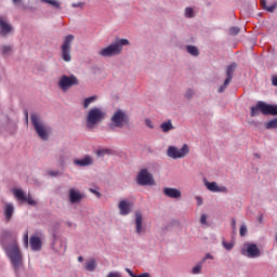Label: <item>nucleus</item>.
Wrapping results in <instances>:
<instances>
[{
	"label": "nucleus",
	"mask_w": 277,
	"mask_h": 277,
	"mask_svg": "<svg viewBox=\"0 0 277 277\" xmlns=\"http://www.w3.org/2000/svg\"><path fill=\"white\" fill-rule=\"evenodd\" d=\"M2 55H10L12 53V47L10 45H3L1 48Z\"/></svg>",
	"instance_id": "nucleus-31"
},
{
	"label": "nucleus",
	"mask_w": 277,
	"mask_h": 277,
	"mask_svg": "<svg viewBox=\"0 0 277 277\" xmlns=\"http://www.w3.org/2000/svg\"><path fill=\"white\" fill-rule=\"evenodd\" d=\"M230 84V79H225L224 83L219 88V93L222 94L226 88Z\"/></svg>",
	"instance_id": "nucleus-32"
},
{
	"label": "nucleus",
	"mask_w": 277,
	"mask_h": 277,
	"mask_svg": "<svg viewBox=\"0 0 277 277\" xmlns=\"http://www.w3.org/2000/svg\"><path fill=\"white\" fill-rule=\"evenodd\" d=\"M36 250H42V240L38 236L36 237Z\"/></svg>",
	"instance_id": "nucleus-35"
},
{
	"label": "nucleus",
	"mask_w": 277,
	"mask_h": 277,
	"mask_svg": "<svg viewBox=\"0 0 277 277\" xmlns=\"http://www.w3.org/2000/svg\"><path fill=\"white\" fill-rule=\"evenodd\" d=\"M187 51L190 55H194L195 57L199 54L198 48H196V45H188Z\"/></svg>",
	"instance_id": "nucleus-29"
},
{
	"label": "nucleus",
	"mask_w": 277,
	"mask_h": 277,
	"mask_svg": "<svg viewBox=\"0 0 277 277\" xmlns=\"http://www.w3.org/2000/svg\"><path fill=\"white\" fill-rule=\"evenodd\" d=\"M72 85H79V80L75 76H62L58 81V87L63 92H67Z\"/></svg>",
	"instance_id": "nucleus-6"
},
{
	"label": "nucleus",
	"mask_w": 277,
	"mask_h": 277,
	"mask_svg": "<svg viewBox=\"0 0 277 277\" xmlns=\"http://www.w3.org/2000/svg\"><path fill=\"white\" fill-rule=\"evenodd\" d=\"M110 122L116 129H124V127L129 126V122H131V119L129 117V114L122 109H117L113 114L110 118Z\"/></svg>",
	"instance_id": "nucleus-3"
},
{
	"label": "nucleus",
	"mask_w": 277,
	"mask_h": 277,
	"mask_svg": "<svg viewBox=\"0 0 277 277\" xmlns=\"http://www.w3.org/2000/svg\"><path fill=\"white\" fill-rule=\"evenodd\" d=\"M67 159H68V154H66V151H61L58 154V163H60V166H64V163Z\"/></svg>",
	"instance_id": "nucleus-26"
},
{
	"label": "nucleus",
	"mask_w": 277,
	"mask_h": 277,
	"mask_svg": "<svg viewBox=\"0 0 277 277\" xmlns=\"http://www.w3.org/2000/svg\"><path fill=\"white\" fill-rule=\"evenodd\" d=\"M84 3L83 2H77V3H72L71 6L74 8H83Z\"/></svg>",
	"instance_id": "nucleus-47"
},
{
	"label": "nucleus",
	"mask_w": 277,
	"mask_h": 277,
	"mask_svg": "<svg viewBox=\"0 0 277 277\" xmlns=\"http://www.w3.org/2000/svg\"><path fill=\"white\" fill-rule=\"evenodd\" d=\"M143 222H144V219L142 216V212L136 211L135 212V226H136L137 235H142V233H144V227H142Z\"/></svg>",
	"instance_id": "nucleus-17"
},
{
	"label": "nucleus",
	"mask_w": 277,
	"mask_h": 277,
	"mask_svg": "<svg viewBox=\"0 0 277 277\" xmlns=\"http://www.w3.org/2000/svg\"><path fill=\"white\" fill-rule=\"evenodd\" d=\"M24 246L29 248V234L27 232L24 234Z\"/></svg>",
	"instance_id": "nucleus-37"
},
{
	"label": "nucleus",
	"mask_w": 277,
	"mask_h": 277,
	"mask_svg": "<svg viewBox=\"0 0 277 277\" xmlns=\"http://www.w3.org/2000/svg\"><path fill=\"white\" fill-rule=\"evenodd\" d=\"M261 5L267 12H274V10H276V4H272V5L267 6V2L265 0H261Z\"/></svg>",
	"instance_id": "nucleus-27"
},
{
	"label": "nucleus",
	"mask_w": 277,
	"mask_h": 277,
	"mask_svg": "<svg viewBox=\"0 0 277 277\" xmlns=\"http://www.w3.org/2000/svg\"><path fill=\"white\" fill-rule=\"evenodd\" d=\"M185 16H186L187 18H194V9H192V8H186V10H185Z\"/></svg>",
	"instance_id": "nucleus-34"
},
{
	"label": "nucleus",
	"mask_w": 277,
	"mask_h": 277,
	"mask_svg": "<svg viewBox=\"0 0 277 277\" xmlns=\"http://www.w3.org/2000/svg\"><path fill=\"white\" fill-rule=\"evenodd\" d=\"M28 116H29V114H28V113H26V119L28 118Z\"/></svg>",
	"instance_id": "nucleus-59"
},
{
	"label": "nucleus",
	"mask_w": 277,
	"mask_h": 277,
	"mask_svg": "<svg viewBox=\"0 0 277 277\" xmlns=\"http://www.w3.org/2000/svg\"><path fill=\"white\" fill-rule=\"evenodd\" d=\"M78 262H79V263H83V256H81V255L78 256Z\"/></svg>",
	"instance_id": "nucleus-57"
},
{
	"label": "nucleus",
	"mask_w": 277,
	"mask_h": 277,
	"mask_svg": "<svg viewBox=\"0 0 277 277\" xmlns=\"http://www.w3.org/2000/svg\"><path fill=\"white\" fill-rule=\"evenodd\" d=\"M50 176H57L60 174V171H49Z\"/></svg>",
	"instance_id": "nucleus-52"
},
{
	"label": "nucleus",
	"mask_w": 277,
	"mask_h": 277,
	"mask_svg": "<svg viewBox=\"0 0 277 277\" xmlns=\"http://www.w3.org/2000/svg\"><path fill=\"white\" fill-rule=\"evenodd\" d=\"M200 224H202V226H207V214H202L200 217Z\"/></svg>",
	"instance_id": "nucleus-43"
},
{
	"label": "nucleus",
	"mask_w": 277,
	"mask_h": 277,
	"mask_svg": "<svg viewBox=\"0 0 277 277\" xmlns=\"http://www.w3.org/2000/svg\"><path fill=\"white\" fill-rule=\"evenodd\" d=\"M106 153H107V149H98L96 151V155H97V157H103L104 155H106Z\"/></svg>",
	"instance_id": "nucleus-44"
},
{
	"label": "nucleus",
	"mask_w": 277,
	"mask_h": 277,
	"mask_svg": "<svg viewBox=\"0 0 277 277\" xmlns=\"http://www.w3.org/2000/svg\"><path fill=\"white\" fill-rule=\"evenodd\" d=\"M246 246V252L249 259H256L261 254V250H259V247L255 243H248Z\"/></svg>",
	"instance_id": "nucleus-14"
},
{
	"label": "nucleus",
	"mask_w": 277,
	"mask_h": 277,
	"mask_svg": "<svg viewBox=\"0 0 277 277\" xmlns=\"http://www.w3.org/2000/svg\"><path fill=\"white\" fill-rule=\"evenodd\" d=\"M134 277H150V274H148V273H143V274L136 275V276H134Z\"/></svg>",
	"instance_id": "nucleus-54"
},
{
	"label": "nucleus",
	"mask_w": 277,
	"mask_h": 277,
	"mask_svg": "<svg viewBox=\"0 0 277 277\" xmlns=\"http://www.w3.org/2000/svg\"><path fill=\"white\" fill-rule=\"evenodd\" d=\"M14 214V206L12 203H8L4 208V215L6 222H10L12 220V215Z\"/></svg>",
	"instance_id": "nucleus-21"
},
{
	"label": "nucleus",
	"mask_w": 277,
	"mask_h": 277,
	"mask_svg": "<svg viewBox=\"0 0 277 277\" xmlns=\"http://www.w3.org/2000/svg\"><path fill=\"white\" fill-rule=\"evenodd\" d=\"M223 247L225 248V250H230L232 248H235V243L233 242H226V241H223Z\"/></svg>",
	"instance_id": "nucleus-38"
},
{
	"label": "nucleus",
	"mask_w": 277,
	"mask_h": 277,
	"mask_svg": "<svg viewBox=\"0 0 277 277\" xmlns=\"http://www.w3.org/2000/svg\"><path fill=\"white\" fill-rule=\"evenodd\" d=\"M89 192H91V194H94L97 198H101V193H98V190L90 188Z\"/></svg>",
	"instance_id": "nucleus-45"
},
{
	"label": "nucleus",
	"mask_w": 277,
	"mask_h": 277,
	"mask_svg": "<svg viewBox=\"0 0 277 277\" xmlns=\"http://www.w3.org/2000/svg\"><path fill=\"white\" fill-rule=\"evenodd\" d=\"M83 198H85V196H83V194L79 193V190H76L75 188H71L69 190V200H70L71 205L81 202V200H83Z\"/></svg>",
	"instance_id": "nucleus-16"
},
{
	"label": "nucleus",
	"mask_w": 277,
	"mask_h": 277,
	"mask_svg": "<svg viewBox=\"0 0 277 277\" xmlns=\"http://www.w3.org/2000/svg\"><path fill=\"white\" fill-rule=\"evenodd\" d=\"M194 94H195L194 90L188 89V90L186 91L185 96H186V98H192V96H194Z\"/></svg>",
	"instance_id": "nucleus-42"
},
{
	"label": "nucleus",
	"mask_w": 277,
	"mask_h": 277,
	"mask_svg": "<svg viewBox=\"0 0 277 277\" xmlns=\"http://www.w3.org/2000/svg\"><path fill=\"white\" fill-rule=\"evenodd\" d=\"M43 3H49V5H53V8H56L60 10L61 3L57 0H41Z\"/></svg>",
	"instance_id": "nucleus-28"
},
{
	"label": "nucleus",
	"mask_w": 277,
	"mask_h": 277,
	"mask_svg": "<svg viewBox=\"0 0 277 277\" xmlns=\"http://www.w3.org/2000/svg\"><path fill=\"white\" fill-rule=\"evenodd\" d=\"M72 40H75V36L68 35L65 37L64 43L61 47L64 62H70L72 60L70 56V44H72Z\"/></svg>",
	"instance_id": "nucleus-8"
},
{
	"label": "nucleus",
	"mask_w": 277,
	"mask_h": 277,
	"mask_svg": "<svg viewBox=\"0 0 277 277\" xmlns=\"http://www.w3.org/2000/svg\"><path fill=\"white\" fill-rule=\"evenodd\" d=\"M11 31L12 25L8 23V17L0 15V36H8Z\"/></svg>",
	"instance_id": "nucleus-11"
},
{
	"label": "nucleus",
	"mask_w": 277,
	"mask_h": 277,
	"mask_svg": "<svg viewBox=\"0 0 277 277\" xmlns=\"http://www.w3.org/2000/svg\"><path fill=\"white\" fill-rule=\"evenodd\" d=\"M5 251L8 256L11 259L13 267H15V269H18V266L23 263V255H21L18 245L13 243L9 247H5Z\"/></svg>",
	"instance_id": "nucleus-4"
},
{
	"label": "nucleus",
	"mask_w": 277,
	"mask_h": 277,
	"mask_svg": "<svg viewBox=\"0 0 277 277\" xmlns=\"http://www.w3.org/2000/svg\"><path fill=\"white\" fill-rule=\"evenodd\" d=\"M129 45L128 39H120L115 43H111L107 48L102 49L98 55L102 57H114V55H120L122 53V48Z\"/></svg>",
	"instance_id": "nucleus-1"
},
{
	"label": "nucleus",
	"mask_w": 277,
	"mask_h": 277,
	"mask_svg": "<svg viewBox=\"0 0 277 277\" xmlns=\"http://www.w3.org/2000/svg\"><path fill=\"white\" fill-rule=\"evenodd\" d=\"M213 260V255H211V253H208V254H206V256L203 258V260L202 261H207V260Z\"/></svg>",
	"instance_id": "nucleus-53"
},
{
	"label": "nucleus",
	"mask_w": 277,
	"mask_h": 277,
	"mask_svg": "<svg viewBox=\"0 0 277 277\" xmlns=\"http://www.w3.org/2000/svg\"><path fill=\"white\" fill-rule=\"evenodd\" d=\"M264 107H265V102H258L255 104V106H251V118H254L256 116H261V114H263V116H265V110H264Z\"/></svg>",
	"instance_id": "nucleus-13"
},
{
	"label": "nucleus",
	"mask_w": 277,
	"mask_h": 277,
	"mask_svg": "<svg viewBox=\"0 0 277 277\" xmlns=\"http://www.w3.org/2000/svg\"><path fill=\"white\" fill-rule=\"evenodd\" d=\"M31 124H32L34 129H36V115L31 116Z\"/></svg>",
	"instance_id": "nucleus-49"
},
{
	"label": "nucleus",
	"mask_w": 277,
	"mask_h": 277,
	"mask_svg": "<svg viewBox=\"0 0 277 277\" xmlns=\"http://www.w3.org/2000/svg\"><path fill=\"white\" fill-rule=\"evenodd\" d=\"M145 124L146 127H148V129H155V124H153V121L150 119H146Z\"/></svg>",
	"instance_id": "nucleus-41"
},
{
	"label": "nucleus",
	"mask_w": 277,
	"mask_h": 277,
	"mask_svg": "<svg viewBox=\"0 0 277 277\" xmlns=\"http://www.w3.org/2000/svg\"><path fill=\"white\" fill-rule=\"evenodd\" d=\"M84 269H87V272H94L96 269V260L91 259L89 260L84 265H83Z\"/></svg>",
	"instance_id": "nucleus-23"
},
{
	"label": "nucleus",
	"mask_w": 277,
	"mask_h": 277,
	"mask_svg": "<svg viewBox=\"0 0 277 277\" xmlns=\"http://www.w3.org/2000/svg\"><path fill=\"white\" fill-rule=\"evenodd\" d=\"M241 31V29H239V27L234 26L232 28H229V36H237V34H239Z\"/></svg>",
	"instance_id": "nucleus-33"
},
{
	"label": "nucleus",
	"mask_w": 277,
	"mask_h": 277,
	"mask_svg": "<svg viewBox=\"0 0 277 277\" xmlns=\"http://www.w3.org/2000/svg\"><path fill=\"white\" fill-rule=\"evenodd\" d=\"M119 211L121 215H129L131 213V202L121 200L119 202Z\"/></svg>",
	"instance_id": "nucleus-19"
},
{
	"label": "nucleus",
	"mask_w": 277,
	"mask_h": 277,
	"mask_svg": "<svg viewBox=\"0 0 277 277\" xmlns=\"http://www.w3.org/2000/svg\"><path fill=\"white\" fill-rule=\"evenodd\" d=\"M205 185L209 192H213L214 194L222 193L228 194V188L226 186H219L217 182H205Z\"/></svg>",
	"instance_id": "nucleus-10"
},
{
	"label": "nucleus",
	"mask_w": 277,
	"mask_h": 277,
	"mask_svg": "<svg viewBox=\"0 0 277 277\" xmlns=\"http://www.w3.org/2000/svg\"><path fill=\"white\" fill-rule=\"evenodd\" d=\"M236 68H237V64H235V63L227 67V71H226L227 78L226 79H229V81H233V75H234Z\"/></svg>",
	"instance_id": "nucleus-24"
},
{
	"label": "nucleus",
	"mask_w": 277,
	"mask_h": 277,
	"mask_svg": "<svg viewBox=\"0 0 277 277\" xmlns=\"http://www.w3.org/2000/svg\"><path fill=\"white\" fill-rule=\"evenodd\" d=\"M202 269V265H196L195 267H193V274H200Z\"/></svg>",
	"instance_id": "nucleus-40"
},
{
	"label": "nucleus",
	"mask_w": 277,
	"mask_h": 277,
	"mask_svg": "<svg viewBox=\"0 0 277 277\" xmlns=\"http://www.w3.org/2000/svg\"><path fill=\"white\" fill-rule=\"evenodd\" d=\"M137 183L138 185H155V179L148 169H142L137 175Z\"/></svg>",
	"instance_id": "nucleus-9"
},
{
	"label": "nucleus",
	"mask_w": 277,
	"mask_h": 277,
	"mask_svg": "<svg viewBox=\"0 0 277 277\" xmlns=\"http://www.w3.org/2000/svg\"><path fill=\"white\" fill-rule=\"evenodd\" d=\"M196 200H197L198 207H200L202 205V197L197 196Z\"/></svg>",
	"instance_id": "nucleus-51"
},
{
	"label": "nucleus",
	"mask_w": 277,
	"mask_h": 277,
	"mask_svg": "<svg viewBox=\"0 0 277 277\" xmlns=\"http://www.w3.org/2000/svg\"><path fill=\"white\" fill-rule=\"evenodd\" d=\"M239 233L240 237H246V235L248 234V227L246 225H241Z\"/></svg>",
	"instance_id": "nucleus-36"
},
{
	"label": "nucleus",
	"mask_w": 277,
	"mask_h": 277,
	"mask_svg": "<svg viewBox=\"0 0 277 277\" xmlns=\"http://www.w3.org/2000/svg\"><path fill=\"white\" fill-rule=\"evenodd\" d=\"M107 277H122L119 273H109Z\"/></svg>",
	"instance_id": "nucleus-48"
},
{
	"label": "nucleus",
	"mask_w": 277,
	"mask_h": 277,
	"mask_svg": "<svg viewBox=\"0 0 277 277\" xmlns=\"http://www.w3.org/2000/svg\"><path fill=\"white\" fill-rule=\"evenodd\" d=\"M127 272H128V274H129L131 277L137 276V275L133 274V272H132L131 269H129V268H127Z\"/></svg>",
	"instance_id": "nucleus-55"
},
{
	"label": "nucleus",
	"mask_w": 277,
	"mask_h": 277,
	"mask_svg": "<svg viewBox=\"0 0 277 277\" xmlns=\"http://www.w3.org/2000/svg\"><path fill=\"white\" fill-rule=\"evenodd\" d=\"M98 97L96 95H93L91 97H87L83 102V108L88 109V107H90V105H92V103H94V101H96Z\"/></svg>",
	"instance_id": "nucleus-25"
},
{
	"label": "nucleus",
	"mask_w": 277,
	"mask_h": 277,
	"mask_svg": "<svg viewBox=\"0 0 277 277\" xmlns=\"http://www.w3.org/2000/svg\"><path fill=\"white\" fill-rule=\"evenodd\" d=\"M232 228L233 230H237V220L232 219Z\"/></svg>",
	"instance_id": "nucleus-46"
},
{
	"label": "nucleus",
	"mask_w": 277,
	"mask_h": 277,
	"mask_svg": "<svg viewBox=\"0 0 277 277\" xmlns=\"http://www.w3.org/2000/svg\"><path fill=\"white\" fill-rule=\"evenodd\" d=\"M189 155V145L184 144L182 148L176 146H169L167 150V156L171 159H183V157H187Z\"/></svg>",
	"instance_id": "nucleus-5"
},
{
	"label": "nucleus",
	"mask_w": 277,
	"mask_h": 277,
	"mask_svg": "<svg viewBox=\"0 0 277 277\" xmlns=\"http://www.w3.org/2000/svg\"><path fill=\"white\" fill-rule=\"evenodd\" d=\"M160 129L162 131V133H169V131L174 130V126L172 124V121H164L160 124Z\"/></svg>",
	"instance_id": "nucleus-22"
},
{
	"label": "nucleus",
	"mask_w": 277,
	"mask_h": 277,
	"mask_svg": "<svg viewBox=\"0 0 277 277\" xmlns=\"http://www.w3.org/2000/svg\"><path fill=\"white\" fill-rule=\"evenodd\" d=\"M36 133L40 137V140L47 142V140H49V137L51 136V127L36 119Z\"/></svg>",
	"instance_id": "nucleus-7"
},
{
	"label": "nucleus",
	"mask_w": 277,
	"mask_h": 277,
	"mask_svg": "<svg viewBox=\"0 0 277 277\" xmlns=\"http://www.w3.org/2000/svg\"><path fill=\"white\" fill-rule=\"evenodd\" d=\"M162 192L164 196H167V198L179 199L182 196L181 190H179L177 188L164 187Z\"/></svg>",
	"instance_id": "nucleus-15"
},
{
	"label": "nucleus",
	"mask_w": 277,
	"mask_h": 277,
	"mask_svg": "<svg viewBox=\"0 0 277 277\" xmlns=\"http://www.w3.org/2000/svg\"><path fill=\"white\" fill-rule=\"evenodd\" d=\"M30 248L31 250H36V236L30 237Z\"/></svg>",
	"instance_id": "nucleus-39"
},
{
	"label": "nucleus",
	"mask_w": 277,
	"mask_h": 277,
	"mask_svg": "<svg viewBox=\"0 0 277 277\" xmlns=\"http://www.w3.org/2000/svg\"><path fill=\"white\" fill-rule=\"evenodd\" d=\"M259 222L260 223L263 222V216H260Z\"/></svg>",
	"instance_id": "nucleus-58"
},
{
	"label": "nucleus",
	"mask_w": 277,
	"mask_h": 277,
	"mask_svg": "<svg viewBox=\"0 0 277 277\" xmlns=\"http://www.w3.org/2000/svg\"><path fill=\"white\" fill-rule=\"evenodd\" d=\"M75 166H79L80 168H85L88 166H92L94 163V159H92L90 156H85L82 159H76L74 160Z\"/></svg>",
	"instance_id": "nucleus-18"
},
{
	"label": "nucleus",
	"mask_w": 277,
	"mask_h": 277,
	"mask_svg": "<svg viewBox=\"0 0 277 277\" xmlns=\"http://www.w3.org/2000/svg\"><path fill=\"white\" fill-rule=\"evenodd\" d=\"M272 83L277 88V76L272 77Z\"/></svg>",
	"instance_id": "nucleus-50"
},
{
	"label": "nucleus",
	"mask_w": 277,
	"mask_h": 277,
	"mask_svg": "<svg viewBox=\"0 0 277 277\" xmlns=\"http://www.w3.org/2000/svg\"><path fill=\"white\" fill-rule=\"evenodd\" d=\"M264 116H277V105L267 104L264 102Z\"/></svg>",
	"instance_id": "nucleus-20"
},
{
	"label": "nucleus",
	"mask_w": 277,
	"mask_h": 277,
	"mask_svg": "<svg viewBox=\"0 0 277 277\" xmlns=\"http://www.w3.org/2000/svg\"><path fill=\"white\" fill-rule=\"evenodd\" d=\"M266 129H277V118L265 123Z\"/></svg>",
	"instance_id": "nucleus-30"
},
{
	"label": "nucleus",
	"mask_w": 277,
	"mask_h": 277,
	"mask_svg": "<svg viewBox=\"0 0 277 277\" xmlns=\"http://www.w3.org/2000/svg\"><path fill=\"white\" fill-rule=\"evenodd\" d=\"M12 2L14 3V5H21V0H12Z\"/></svg>",
	"instance_id": "nucleus-56"
},
{
	"label": "nucleus",
	"mask_w": 277,
	"mask_h": 277,
	"mask_svg": "<svg viewBox=\"0 0 277 277\" xmlns=\"http://www.w3.org/2000/svg\"><path fill=\"white\" fill-rule=\"evenodd\" d=\"M106 116H107V113H105V110H103L102 108H98V107L91 108L87 115V127L89 129H94L96 124H101V122L105 120Z\"/></svg>",
	"instance_id": "nucleus-2"
},
{
	"label": "nucleus",
	"mask_w": 277,
	"mask_h": 277,
	"mask_svg": "<svg viewBox=\"0 0 277 277\" xmlns=\"http://www.w3.org/2000/svg\"><path fill=\"white\" fill-rule=\"evenodd\" d=\"M13 194L19 202H28V205H35L36 201L25 196V193L21 188H14Z\"/></svg>",
	"instance_id": "nucleus-12"
}]
</instances>
